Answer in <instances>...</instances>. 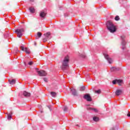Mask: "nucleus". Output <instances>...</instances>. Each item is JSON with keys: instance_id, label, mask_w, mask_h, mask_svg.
Instances as JSON below:
<instances>
[{"instance_id": "9b49d317", "label": "nucleus", "mask_w": 130, "mask_h": 130, "mask_svg": "<svg viewBox=\"0 0 130 130\" xmlns=\"http://www.w3.org/2000/svg\"><path fill=\"white\" fill-rule=\"evenodd\" d=\"M71 91L72 92V95H73V96H77V91L76 90V89H75V88H70Z\"/></svg>"}, {"instance_id": "72a5a7b5", "label": "nucleus", "mask_w": 130, "mask_h": 130, "mask_svg": "<svg viewBox=\"0 0 130 130\" xmlns=\"http://www.w3.org/2000/svg\"><path fill=\"white\" fill-rule=\"evenodd\" d=\"M15 51L17 52V51H19V50L18 49V48H16L15 49Z\"/></svg>"}, {"instance_id": "a878e982", "label": "nucleus", "mask_w": 130, "mask_h": 130, "mask_svg": "<svg viewBox=\"0 0 130 130\" xmlns=\"http://www.w3.org/2000/svg\"><path fill=\"white\" fill-rule=\"evenodd\" d=\"M85 90V86H82L80 88V91H84Z\"/></svg>"}, {"instance_id": "f704fd0d", "label": "nucleus", "mask_w": 130, "mask_h": 130, "mask_svg": "<svg viewBox=\"0 0 130 130\" xmlns=\"http://www.w3.org/2000/svg\"><path fill=\"white\" fill-rule=\"evenodd\" d=\"M64 17H68V15H66V14H64Z\"/></svg>"}, {"instance_id": "c85d7f7f", "label": "nucleus", "mask_w": 130, "mask_h": 130, "mask_svg": "<svg viewBox=\"0 0 130 130\" xmlns=\"http://www.w3.org/2000/svg\"><path fill=\"white\" fill-rule=\"evenodd\" d=\"M44 81L46 83H47V82H48V79H47V78L45 77V78H44Z\"/></svg>"}, {"instance_id": "f03ea898", "label": "nucleus", "mask_w": 130, "mask_h": 130, "mask_svg": "<svg viewBox=\"0 0 130 130\" xmlns=\"http://www.w3.org/2000/svg\"><path fill=\"white\" fill-rule=\"evenodd\" d=\"M107 27L108 30L111 32V33H114L116 31V28L115 26L110 21H108L107 22Z\"/></svg>"}, {"instance_id": "2eb2a0df", "label": "nucleus", "mask_w": 130, "mask_h": 130, "mask_svg": "<svg viewBox=\"0 0 130 130\" xmlns=\"http://www.w3.org/2000/svg\"><path fill=\"white\" fill-rule=\"evenodd\" d=\"M24 51L27 54H30V49L29 48H25Z\"/></svg>"}, {"instance_id": "ddd939ff", "label": "nucleus", "mask_w": 130, "mask_h": 130, "mask_svg": "<svg viewBox=\"0 0 130 130\" xmlns=\"http://www.w3.org/2000/svg\"><path fill=\"white\" fill-rule=\"evenodd\" d=\"M9 82L10 84V85H15L16 84V80L15 79H12V80H9Z\"/></svg>"}, {"instance_id": "2f4dec72", "label": "nucleus", "mask_w": 130, "mask_h": 130, "mask_svg": "<svg viewBox=\"0 0 130 130\" xmlns=\"http://www.w3.org/2000/svg\"><path fill=\"white\" fill-rule=\"evenodd\" d=\"M81 57H83V58H85L86 57V55L85 54H81Z\"/></svg>"}, {"instance_id": "423d86ee", "label": "nucleus", "mask_w": 130, "mask_h": 130, "mask_svg": "<svg viewBox=\"0 0 130 130\" xmlns=\"http://www.w3.org/2000/svg\"><path fill=\"white\" fill-rule=\"evenodd\" d=\"M103 55L105 56V58L108 60L109 63H112V59L109 57V56L107 53H103Z\"/></svg>"}, {"instance_id": "473e14b6", "label": "nucleus", "mask_w": 130, "mask_h": 130, "mask_svg": "<svg viewBox=\"0 0 130 130\" xmlns=\"http://www.w3.org/2000/svg\"><path fill=\"white\" fill-rule=\"evenodd\" d=\"M127 116H128V117H130V113L129 112L127 114Z\"/></svg>"}, {"instance_id": "f257e3e1", "label": "nucleus", "mask_w": 130, "mask_h": 130, "mask_svg": "<svg viewBox=\"0 0 130 130\" xmlns=\"http://www.w3.org/2000/svg\"><path fill=\"white\" fill-rule=\"evenodd\" d=\"M69 61H70V57L66 56L62 61L61 69L63 71L68 70L69 68Z\"/></svg>"}, {"instance_id": "7ed1b4c3", "label": "nucleus", "mask_w": 130, "mask_h": 130, "mask_svg": "<svg viewBox=\"0 0 130 130\" xmlns=\"http://www.w3.org/2000/svg\"><path fill=\"white\" fill-rule=\"evenodd\" d=\"M15 33H17V36L19 38H21L23 35V32H24V28L17 29L15 31Z\"/></svg>"}, {"instance_id": "7c9ffc66", "label": "nucleus", "mask_w": 130, "mask_h": 130, "mask_svg": "<svg viewBox=\"0 0 130 130\" xmlns=\"http://www.w3.org/2000/svg\"><path fill=\"white\" fill-rule=\"evenodd\" d=\"M32 64H33V61H29L28 63V64H29V66H32Z\"/></svg>"}, {"instance_id": "bb28decb", "label": "nucleus", "mask_w": 130, "mask_h": 130, "mask_svg": "<svg viewBox=\"0 0 130 130\" xmlns=\"http://www.w3.org/2000/svg\"><path fill=\"white\" fill-rule=\"evenodd\" d=\"M116 83H117V79L113 80L112 83L113 84V85H115Z\"/></svg>"}, {"instance_id": "1a4fd4ad", "label": "nucleus", "mask_w": 130, "mask_h": 130, "mask_svg": "<svg viewBox=\"0 0 130 130\" xmlns=\"http://www.w3.org/2000/svg\"><path fill=\"white\" fill-rule=\"evenodd\" d=\"M122 94V90L121 89H117L115 91V94L117 96H119Z\"/></svg>"}, {"instance_id": "aec40b11", "label": "nucleus", "mask_w": 130, "mask_h": 130, "mask_svg": "<svg viewBox=\"0 0 130 130\" xmlns=\"http://www.w3.org/2000/svg\"><path fill=\"white\" fill-rule=\"evenodd\" d=\"M51 95L52 97H56V93L55 92H51Z\"/></svg>"}, {"instance_id": "39448f33", "label": "nucleus", "mask_w": 130, "mask_h": 130, "mask_svg": "<svg viewBox=\"0 0 130 130\" xmlns=\"http://www.w3.org/2000/svg\"><path fill=\"white\" fill-rule=\"evenodd\" d=\"M120 38L121 39V45H122V49H124L125 48V44H126V42H125V40H124L125 38V36L124 35H122L120 37Z\"/></svg>"}, {"instance_id": "5701e85b", "label": "nucleus", "mask_w": 130, "mask_h": 130, "mask_svg": "<svg viewBox=\"0 0 130 130\" xmlns=\"http://www.w3.org/2000/svg\"><path fill=\"white\" fill-rule=\"evenodd\" d=\"M94 93H96V94H100L101 93V90L100 89L95 90Z\"/></svg>"}, {"instance_id": "393cba45", "label": "nucleus", "mask_w": 130, "mask_h": 130, "mask_svg": "<svg viewBox=\"0 0 130 130\" xmlns=\"http://www.w3.org/2000/svg\"><path fill=\"white\" fill-rule=\"evenodd\" d=\"M119 16H116L115 17V21H119Z\"/></svg>"}, {"instance_id": "412c9836", "label": "nucleus", "mask_w": 130, "mask_h": 130, "mask_svg": "<svg viewBox=\"0 0 130 130\" xmlns=\"http://www.w3.org/2000/svg\"><path fill=\"white\" fill-rule=\"evenodd\" d=\"M48 39H49V37H45V38L43 40V42H46Z\"/></svg>"}, {"instance_id": "b1692460", "label": "nucleus", "mask_w": 130, "mask_h": 130, "mask_svg": "<svg viewBox=\"0 0 130 130\" xmlns=\"http://www.w3.org/2000/svg\"><path fill=\"white\" fill-rule=\"evenodd\" d=\"M63 111H64V112H67V111H68V107L64 106L63 107Z\"/></svg>"}, {"instance_id": "4be33fe9", "label": "nucleus", "mask_w": 130, "mask_h": 130, "mask_svg": "<svg viewBox=\"0 0 130 130\" xmlns=\"http://www.w3.org/2000/svg\"><path fill=\"white\" fill-rule=\"evenodd\" d=\"M44 36H45V37H49V36H50V32L45 34Z\"/></svg>"}, {"instance_id": "4c0bfd02", "label": "nucleus", "mask_w": 130, "mask_h": 130, "mask_svg": "<svg viewBox=\"0 0 130 130\" xmlns=\"http://www.w3.org/2000/svg\"><path fill=\"white\" fill-rule=\"evenodd\" d=\"M35 45H36V43H35Z\"/></svg>"}, {"instance_id": "a211bd4d", "label": "nucleus", "mask_w": 130, "mask_h": 130, "mask_svg": "<svg viewBox=\"0 0 130 130\" xmlns=\"http://www.w3.org/2000/svg\"><path fill=\"white\" fill-rule=\"evenodd\" d=\"M29 12L31 14H34V13H35V9H34V8L30 7L29 8Z\"/></svg>"}, {"instance_id": "f3484780", "label": "nucleus", "mask_w": 130, "mask_h": 130, "mask_svg": "<svg viewBox=\"0 0 130 130\" xmlns=\"http://www.w3.org/2000/svg\"><path fill=\"white\" fill-rule=\"evenodd\" d=\"M87 110H92L94 112H98V110L95 108H87Z\"/></svg>"}, {"instance_id": "cd10ccee", "label": "nucleus", "mask_w": 130, "mask_h": 130, "mask_svg": "<svg viewBox=\"0 0 130 130\" xmlns=\"http://www.w3.org/2000/svg\"><path fill=\"white\" fill-rule=\"evenodd\" d=\"M8 119H9V120L12 119V115H8Z\"/></svg>"}, {"instance_id": "c756f323", "label": "nucleus", "mask_w": 130, "mask_h": 130, "mask_svg": "<svg viewBox=\"0 0 130 130\" xmlns=\"http://www.w3.org/2000/svg\"><path fill=\"white\" fill-rule=\"evenodd\" d=\"M20 49H21L22 51H25V48H24V47H23V46H21V47H20Z\"/></svg>"}, {"instance_id": "0eeeda50", "label": "nucleus", "mask_w": 130, "mask_h": 130, "mask_svg": "<svg viewBox=\"0 0 130 130\" xmlns=\"http://www.w3.org/2000/svg\"><path fill=\"white\" fill-rule=\"evenodd\" d=\"M22 94H23V95L24 96V97H30V96H31V93L26 91H24L23 92H20L19 95V96H20L21 97H22Z\"/></svg>"}, {"instance_id": "4468645a", "label": "nucleus", "mask_w": 130, "mask_h": 130, "mask_svg": "<svg viewBox=\"0 0 130 130\" xmlns=\"http://www.w3.org/2000/svg\"><path fill=\"white\" fill-rule=\"evenodd\" d=\"M116 71H119V68H116V67H112L111 68V72H116Z\"/></svg>"}, {"instance_id": "c9c22d12", "label": "nucleus", "mask_w": 130, "mask_h": 130, "mask_svg": "<svg viewBox=\"0 0 130 130\" xmlns=\"http://www.w3.org/2000/svg\"><path fill=\"white\" fill-rule=\"evenodd\" d=\"M30 2H34V0H30Z\"/></svg>"}, {"instance_id": "6e6552de", "label": "nucleus", "mask_w": 130, "mask_h": 130, "mask_svg": "<svg viewBox=\"0 0 130 130\" xmlns=\"http://www.w3.org/2000/svg\"><path fill=\"white\" fill-rule=\"evenodd\" d=\"M83 98L85 100L87 101L88 102L92 101V99L91 98L90 94H86L84 95Z\"/></svg>"}, {"instance_id": "f8f14e48", "label": "nucleus", "mask_w": 130, "mask_h": 130, "mask_svg": "<svg viewBox=\"0 0 130 130\" xmlns=\"http://www.w3.org/2000/svg\"><path fill=\"white\" fill-rule=\"evenodd\" d=\"M41 36H42V34H41L40 32H38L37 35L36 36V39H39Z\"/></svg>"}, {"instance_id": "9d476101", "label": "nucleus", "mask_w": 130, "mask_h": 130, "mask_svg": "<svg viewBox=\"0 0 130 130\" xmlns=\"http://www.w3.org/2000/svg\"><path fill=\"white\" fill-rule=\"evenodd\" d=\"M45 16H46V13L44 11H42L40 13V16L41 18H45Z\"/></svg>"}, {"instance_id": "20e7f679", "label": "nucleus", "mask_w": 130, "mask_h": 130, "mask_svg": "<svg viewBox=\"0 0 130 130\" xmlns=\"http://www.w3.org/2000/svg\"><path fill=\"white\" fill-rule=\"evenodd\" d=\"M36 70L37 73H38V75L40 77H45L46 75H47L46 72L43 70L38 71L39 69L38 68H36Z\"/></svg>"}, {"instance_id": "dca6fc26", "label": "nucleus", "mask_w": 130, "mask_h": 130, "mask_svg": "<svg viewBox=\"0 0 130 130\" xmlns=\"http://www.w3.org/2000/svg\"><path fill=\"white\" fill-rule=\"evenodd\" d=\"M117 83L118 84V85H119V86H121V85H122L123 83V81L120 79H119V80L117 79Z\"/></svg>"}, {"instance_id": "6ab92c4d", "label": "nucleus", "mask_w": 130, "mask_h": 130, "mask_svg": "<svg viewBox=\"0 0 130 130\" xmlns=\"http://www.w3.org/2000/svg\"><path fill=\"white\" fill-rule=\"evenodd\" d=\"M93 120L94 121H99V118L98 117L94 116L93 117Z\"/></svg>"}, {"instance_id": "e433bc0d", "label": "nucleus", "mask_w": 130, "mask_h": 130, "mask_svg": "<svg viewBox=\"0 0 130 130\" xmlns=\"http://www.w3.org/2000/svg\"><path fill=\"white\" fill-rule=\"evenodd\" d=\"M113 130H115V129H114V128H113Z\"/></svg>"}]
</instances>
